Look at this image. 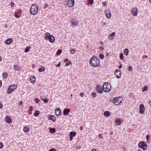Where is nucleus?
<instances>
[{
  "instance_id": "nucleus-12",
  "label": "nucleus",
  "mask_w": 151,
  "mask_h": 151,
  "mask_svg": "<svg viewBox=\"0 0 151 151\" xmlns=\"http://www.w3.org/2000/svg\"><path fill=\"white\" fill-rule=\"evenodd\" d=\"M5 120L6 123H11L12 122V119L9 116L7 115L5 116Z\"/></svg>"
},
{
  "instance_id": "nucleus-40",
  "label": "nucleus",
  "mask_w": 151,
  "mask_h": 151,
  "mask_svg": "<svg viewBox=\"0 0 151 151\" xmlns=\"http://www.w3.org/2000/svg\"><path fill=\"white\" fill-rule=\"evenodd\" d=\"M71 63V62L69 60L67 63H66L65 65L68 66Z\"/></svg>"
},
{
  "instance_id": "nucleus-8",
  "label": "nucleus",
  "mask_w": 151,
  "mask_h": 151,
  "mask_svg": "<svg viewBox=\"0 0 151 151\" xmlns=\"http://www.w3.org/2000/svg\"><path fill=\"white\" fill-rule=\"evenodd\" d=\"M96 90L98 93L101 94L103 92V87L101 86L98 85L96 87Z\"/></svg>"
},
{
  "instance_id": "nucleus-26",
  "label": "nucleus",
  "mask_w": 151,
  "mask_h": 151,
  "mask_svg": "<svg viewBox=\"0 0 151 151\" xmlns=\"http://www.w3.org/2000/svg\"><path fill=\"white\" fill-rule=\"evenodd\" d=\"M45 68L44 67H41V68L38 69V71L40 72H44L45 71Z\"/></svg>"
},
{
  "instance_id": "nucleus-9",
  "label": "nucleus",
  "mask_w": 151,
  "mask_h": 151,
  "mask_svg": "<svg viewBox=\"0 0 151 151\" xmlns=\"http://www.w3.org/2000/svg\"><path fill=\"white\" fill-rule=\"evenodd\" d=\"M115 73L117 78H120L121 74V72L120 70L118 69H116Z\"/></svg>"
},
{
  "instance_id": "nucleus-42",
  "label": "nucleus",
  "mask_w": 151,
  "mask_h": 151,
  "mask_svg": "<svg viewBox=\"0 0 151 151\" xmlns=\"http://www.w3.org/2000/svg\"><path fill=\"white\" fill-rule=\"evenodd\" d=\"M49 99L47 98H45L44 99V101L45 103H47Z\"/></svg>"
},
{
  "instance_id": "nucleus-38",
  "label": "nucleus",
  "mask_w": 151,
  "mask_h": 151,
  "mask_svg": "<svg viewBox=\"0 0 151 151\" xmlns=\"http://www.w3.org/2000/svg\"><path fill=\"white\" fill-rule=\"evenodd\" d=\"M147 87L146 86H145L142 90L143 91H145L147 90Z\"/></svg>"
},
{
  "instance_id": "nucleus-57",
  "label": "nucleus",
  "mask_w": 151,
  "mask_h": 151,
  "mask_svg": "<svg viewBox=\"0 0 151 151\" xmlns=\"http://www.w3.org/2000/svg\"><path fill=\"white\" fill-rule=\"evenodd\" d=\"M3 107V104H0V109L2 108Z\"/></svg>"
},
{
  "instance_id": "nucleus-56",
  "label": "nucleus",
  "mask_w": 151,
  "mask_h": 151,
  "mask_svg": "<svg viewBox=\"0 0 151 151\" xmlns=\"http://www.w3.org/2000/svg\"><path fill=\"white\" fill-rule=\"evenodd\" d=\"M122 67V64H120L119 66V68L120 69Z\"/></svg>"
},
{
  "instance_id": "nucleus-27",
  "label": "nucleus",
  "mask_w": 151,
  "mask_h": 151,
  "mask_svg": "<svg viewBox=\"0 0 151 151\" xmlns=\"http://www.w3.org/2000/svg\"><path fill=\"white\" fill-rule=\"evenodd\" d=\"M50 132L52 134H53L55 132V129L54 128H50L49 129Z\"/></svg>"
},
{
  "instance_id": "nucleus-39",
  "label": "nucleus",
  "mask_w": 151,
  "mask_h": 151,
  "mask_svg": "<svg viewBox=\"0 0 151 151\" xmlns=\"http://www.w3.org/2000/svg\"><path fill=\"white\" fill-rule=\"evenodd\" d=\"M76 50L74 49H72L70 52L72 54H74Z\"/></svg>"
},
{
  "instance_id": "nucleus-46",
  "label": "nucleus",
  "mask_w": 151,
  "mask_h": 151,
  "mask_svg": "<svg viewBox=\"0 0 151 151\" xmlns=\"http://www.w3.org/2000/svg\"><path fill=\"white\" fill-rule=\"evenodd\" d=\"M49 151H56V150L55 148H51L50 149Z\"/></svg>"
},
{
  "instance_id": "nucleus-23",
  "label": "nucleus",
  "mask_w": 151,
  "mask_h": 151,
  "mask_svg": "<svg viewBox=\"0 0 151 151\" xmlns=\"http://www.w3.org/2000/svg\"><path fill=\"white\" fill-rule=\"evenodd\" d=\"M29 128L27 125L25 126L23 129V130L24 132H28L29 131Z\"/></svg>"
},
{
  "instance_id": "nucleus-60",
  "label": "nucleus",
  "mask_w": 151,
  "mask_h": 151,
  "mask_svg": "<svg viewBox=\"0 0 151 151\" xmlns=\"http://www.w3.org/2000/svg\"><path fill=\"white\" fill-rule=\"evenodd\" d=\"M2 85V81L0 80V87Z\"/></svg>"
},
{
  "instance_id": "nucleus-48",
  "label": "nucleus",
  "mask_w": 151,
  "mask_h": 151,
  "mask_svg": "<svg viewBox=\"0 0 151 151\" xmlns=\"http://www.w3.org/2000/svg\"><path fill=\"white\" fill-rule=\"evenodd\" d=\"M150 138V136L149 135H147L146 136V138L147 141L149 140Z\"/></svg>"
},
{
  "instance_id": "nucleus-54",
  "label": "nucleus",
  "mask_w": 151,
  "mask_h": 151,
  "mask_svg": "<svg viewBox=\"0 0 151 151\" xmlns=\"http://www.w3.org/2000/svg\"><path fill=\"white\" fill-rule=\"evenodd\" d=\"M73 137L72 136H71L70 135V140H72L73 139Z\"/></svg>"
},
{
  "instance_id": "nucleus-44",
  "label": "nucleus",
  "mask_w": 151,
  "mask_h": 151,
  "mask_svg": "<svg viewBox=\"0 0 151 151\" xmlns=\"http://www.w3.org/2000/svg\"><path fill=\"white\" fill-rule=\"evenodd\" d=\"M34 115L35 116H38V111H36L35 114H34Z\"/></svg>"
},
{
  "instance_id": "nucleus-34",
  "label": "nucleus",
  "mask_w": 151,
  "mask_h": 151,
  "mask_svg": "<svg viewBox=\"0 0 151 151\" xmlns=\"http://www.w3.org/2000/svg\"><path fill=\"white\" fill-rule=\"evenodd\" d=\"M120 58L121 60H122L124 59L123 54V53H121L119 55Z\"/></svg>"
},
{
  "instance_id": "nucleus-33",
  "label": "nucleus",
  "mask_w": 151,
  "mask_h": 151,
  "mask_svg": "<svg viewBox=\"0 0 151 151\" xmlns=\"http://www.w3.org/2000/svg\"><path fill=\"white\" fill-rule=\"evenodd\" d=\"M62 52V50H58L56 53V55H59Z\"/></svg>"
},
{
  "instance_id": "nucleus-16",
  "label": "nucleus",
  "mask_w": 151,
  "mask_h": 151,
  "mask_svg": "<svg viewBox=\"0 0 151 151\" xmlns=\"http://www.w3.org/2000/svg\"><path fill=\"white\" fill-rule=\"evenodd\" d=\"M21 15V12L20 10H18L17 12H15L14 13L15 17L16 18H19L20 17Z\"/></svg>"
},
{
  "instance_id": "nucleus-45",
  "label": "nucleus",
  "mask_w": 151,
  "mask_h": 151,
  "mask_svg": "<svg viewBox=\"0 0 151 151\" xmlns=\"http://www.w3.org/2000/svg\"><path fill=\"white\" fill-rule=\"evenodd\" d=\"M3 147V144L1 142H0V148H2Z\"/></svg>"
},
{
  "instance_id": "nucleus-2",
  "label": "nucleus",
  "mask_w": 151,
  "mask_h": 151,
  "mask_svg": "<svg viewBox=\"0 0 151 151\" xmlns=\"http://www.w3.org/2000/svg\"><path fill=\"white\" fill-rule=\"evenodd\" d=\"M45 39L46 40H48L51 43L54 42L55 40L54 37L52 35H50L48 32L46 33Z\"/></svg>"
},
{
  "instance_id": "nucleus-11",
  "label": "nucleus",
  "mask_w": 151,
  "mask_h": 151,
  "mask_svg": "<svg viewBox=\"0 0 151 151\" xmlns=\"http://www.w3.org/2000/svg\"><path fill=\"white\" fill-rule=\"evenodd\" d=\"M145 109L144 104H140L139 106V113L143 114L144 113Z\"/></svg>"
},
{
  "instance_id": "nucleus-37",
  "label": "nucleus",
  "mask_w": 151,
  "mask_h": 151,
  "mask_svg": "<svg viewBox=\"0 0 151 151\" xmlns=\"http://www.w3.org/2000/svg\"><path fill=\"white\" fill-rule=\"evenodd\" d=\"M132 69H133V68L132 66H130L128 67V70L129 71H132Z\"/></svg>"
},
{
  "instance_id": "nucleus-35",
  "label": "nucleus",
  "mask_w": 151,
  "mask_h": 151,
  "mask_svg": "<svg viewBox=\"0 0 151 151\" xmlns=\"http://www.w3.org/2000/svg\"><path fill=\"white\" fill-rule=\"evenodd\" d=\"M99 58L101 59H103L104 58V55L102 54H100L99 55Z\"/></svg>"
},
{
  "instance_id": "nucleus-50",
  "label": "nucleus",
  "mask_w": 151,
  "mask_h": 151,
  "mask_svg": "<svg viewBox=\"0 0 151 151\" xmlns=\"http://www.w3.org/2000/svg\"><path fill=\"white\" fill-rule=\"evenodd\" d=\"M80 95L81 96L83 97L84 95V93L83 92L81 93H80Z\"/></svg>"
},
{
  "instance_id": "nucleus-63",
  "label": "nucleus",
  "mask_w": 151,
  "mask_h": 151,
  "mask_svg": "<svg viewBox=\"0 0 151 151\" xmlns=\"http://www.w3.org/2000/svg\"><path fill=\"white\" fill-rule=\"evenodd\" d=\"M22 101H20L19 102V104H22Z\"/></svg>"
},
{
  "instance_id": "nucleus-59",
  "label": "nucleus",
  "mask_w": 151,
  "mask_h": 151,
  "mask_svg": "<svg viewBox=\"0 0 151 151\" xmlns=\"http://www.w3.org/2000/svg\"><path fill=\"white\" fill-rule=\"evenodd\" d=\"M68 58H66V59H65V60H64V62H66V61H68Z\"/></svg>"
},
{
  "instance_id": "nucleus-29",
  "label": "nucleus",
  "mask_w": 151,
  "mask_h": 151,
  "mask_svg": "<svg viewBox=\"0 0 151 151\" xmlns=\"http://www.w3.org/2000/svg\"><path fill=\"white\" fill-rule=\"evenodd\" d=\"M30 48L31 47L30 46H28L25 49L24 52L26 53L28 52L29 51Z\"/></svg>"
},
{
  "instance_id": "nucleus-24",
  "label": "nucleus",
  "mask_w": 151,
  "mask_h": 151,
  "mask_svg": "<svg viewBox=\"0 0 151 151\" xmlns=\"http://www.w3.org/2000/svg\"><path fill=\"white\" fill-rule=\"evenodd\" d=\"M104 115L106 116H109L111 114V113L109 111H105L104 113Z\"/></svg>"
},
{
  "instance_id": "nucleus-4",
  "label": "nucleus",
  "mask_w": 151,
  "mask_h": 151,
  "mask_svg": "<svg viewBox=\"0 0 151 151\" xmlns=\"http://www.w3.org/2000/svg\"><path fill=\"white\" fill-rule=\"evenodd\" d=\"M123 100V98L120 96L115 97L113 100L112 103L114 104L117 103L118 104H121Z\"/></svg>"
},
{
  "instance_id": "nucleus-49",
  "label": "nucleus",
  "mask_w": 151,
  "mask_h": 151,
  "mask_svg": "<svg viewBox=\"0 0 151 151\" xmlns=\"http://www.w3.org/2000/svg\"><path fill=\"white\" fill-rule=\"evenodd\" d=\"M48 6V5L47 4H45V6H44V8H46Z\"/></svg>"
},
{
  "instance_id": "nucleus-19",
  "label": "nucleus",
  "mask_w": 151,
  "mask_h": 151,
  "mask_svg": "<svg viewBox=\"0 0 151 151\" xmlns=\"http://www.w3.org/2000/svg\"><path fill=\"white\" fill-rule=\"evenodd\" d=\"M13 40L12 38H8L5 42V43L6 45H9L13 42Z\"/></svg>"
},
{
  "instance_id": "nucleus-6",
  "label": "nucleus",
  "mask_w": 151,
  "mask_h": 151,
  "mask_svg": "<svg viewBox=\"0 0 151 151\" xmlns=\"http://www.w3.org/2000/svg\"><path fill=\"white\" fill-rule=\"evenodd\" d=\"M138 146L139 148L144 150H146L147 146L146 142L144 141L140 142L139 143Z\"/></svg>"
},
{
  "instance_id": "nucleus-22",
  "label": "nucleus",
  "mask_w": 151,
  "mask_h": 151,
  "mask_svg": "<svg viewBox=\"0 0 151 151\" xmlns=\"http://www.w3.org/2000/svg\"><path fill=\"white\" fill-rule=\"evenodd\" d=\"M115 122L118 126L120 125L121 124L120 119L119 118H117L116 119Z\"/></svg>"
},
{
  "instance_id": "nucleus-43",
  "label": "nucleus",
  "mask_w": 151,
  "mask_h": 151,
  "mask_svg": "<svg viewBox=\"0 0 151 151\" xmlns=\"http://www.w3.org/2000/svg\"><path fill=\"white\" fill-rule=\"evenodd\" d=\"M102 5L103 6H105L107 5V3L106 1H104L102 3Z\"/></svg>"
},
{
  "instance_id": "nucleus-64",
  "label": "nucleus",
  "mask_w": 151,
  "mask_h": 151,
  "mask_svg": "<svg viewBox=\"0 0 151 151\" xmlns=\"http://www.w3.org/2000/svg\"><path fill=\"white\" fill-rule=\"evenodd\" d=\"M80 129H81V130H82V129H83V127H81H81H80Z\"/></svg>"
},
{
  "instance_id": "nucleus-21",
  "label": "nucleus",
  "mask_w": 151,
  "mask_h": 151,
  "mask_svg": "<svg viewBox=\"0 0 151 151\" xmlns=\"http://www.w3.org/2000/svg\"><path fill=\"white\" fill-rule=\"evenodd\" d=\"M116 33L115 32H113L112 33L110 34L109 36V38L110 39L112 40L114 38V36L115 35Z\"/></svg>"
},
{
  "instance_id": "nucleus-28",
  "label": "nucleus",
  "mask_w": 151,
  "mask_h": 151,
  "mask_svg": "<svg viewBox=\"0 0 151 151\" xmlns=\"http://www.w3.org/2000/svg\"><path fill=\"white\" fill-rule=\"evenodd\" d=\"M129 50L127 48H125L124 50V54L126 55L127 56L128 55L129 53Z\"/></svg>"
},
{
  "instance_id": "nucleus-5",
  "label": "nucleus",
  "mask_w": 151,
  "mask_h": 151,
  "mask_svg": "<svg viewBox=\"0 0 151 151\" xmlns=\"http://www.w3.org/2000/svg\"><path fill=\"white\" fill-rule=\"evenodd\" d=\"M38 12V7L36 4H34L32 6L30 9V13L32 14H35Z\"/></svg>"
},
{
  "instance_id": "nucleus-1",
  "label": "nucleus",
  "mask_w": 151,
  "mask_h": 151,
  "mask_svg": "<svg viewBox=\"0 0 151 151\" xmlns=\"http://www.w3.org/2000/svg\"><path fill=\"white\" fill-rule=\"evenodd\" d=\"M89 63L91 65L94 67H97L99 64V60L96 56L95 55L93 56L90 59Z\"/></svg>"
},
{
  "instance_id": "nucleus-14",
  "label": "nucleus",
  "mask_w": 151,
  "mask_h": 151,
  "mask_svg": "<svg viewBox=\"0 0 151 151\" xmlns=\"http://www.w3.org/2000/svg\"><path fill=\"white\" fill-rule=\"evenodd\" d=\"M132 12L133 15L135 16H137L138 12V9L136 8H133L132 10Z\"/></svg>"
},
{
  "instance_id": "nucleus-18",
  "label": "nucleus",
  "mask_w": 151,
  "mask_h": 151,
  "mask_svg": "<svg viewBox=\"0 0 151 151\" xmlns=\"http://www.w3.org/2000/svg\"><path fill=\"white\" fill-rule=\"evenodd\" d=\"M48 119L53 122H55L56 119L55 116L49 115L48 117Z\"/></svg>"
},
{
  "instance_id": "nucleus-62",
  "label": "nucleus",
  "mask_w": 151,
  "mask_h": 151,
  "mask_svg": "<svg viewBox=\"0 0 151 151\" xmlns=\"http://www.w3.org/2000/svg\"><path fill=\"white\" fill-rule=\"evenodd\" d=\"M92 151H96L95 149H93Z\"/></svg>"
},
{
  "instance_id": "nucleus-25",
  "label": "nucleus",
  "mask_w": 151,
  "mask_h": 151,
  "mask_svg": "<svg viewBox=\"0 0 151 151\" xmlns=\"http://www.w3.org/2000/svg\"><path fill=\"white\" fill-rule=\"evenodd\" d=\"M36 80V78H35L33 76H32L31 77L30 79V81L32 83H34Z\"/></svg>"
},
{
  "instance_id": "nucleus-13",
  "label": "nucleus",
  "mask_w": 151,
  "mask_h": 151,
  "mask_svg": "<svg viewBox=\"0 0 151 151\" xmlns=\"http://www.w3.org/2000/svg\"><path fill=\"white\" fill-rule=\"evenodd\" d=\"M105 15L107 18L109 19L111 17V13L109 9H107L105 11Z\"/></svg>"
},
{
  "instance_id": "nucleus-55",
  "label": "nucleus",
  "mask_w": 151,
  "mask_h": 151,
  "mask_svg": "<svg viewBox=\"0 0 151 151\" xmlns=\"http://www.w3.org/2000/svg\"><path fill=\"white\" fill-rule=\"evenodd\" d=\"M99 137L100 138H102V135L101 134H100L99 135Z\"/></svg>"
},
{
  "instance_id": "nucleus-7",
  "label": "nucleus",
  "mask_w": 151,
  "mask_h": 151,
  "mask_svg": "<svg viewBox=\"0 0 151 151\" xmlns=\"http://www.w3.org/2000/svg\"><path fill=\"white\" fill-rule=\"evenodd\" d=\"M17 87V86L13 85L9 86V89L7 91V93H12L14 90Z\"/></svg>"
},
{
  "instance_id": "nucleus-3",
  "label": "nucleus",
  "mask_w": 151,
  "mask_h": 151,
  "mask_svg": "<svg viewBox=\"0 0 151 151\" xmlns=\"http://www.w3.org/2000/svg\"><path fill=\"white\" fill-rule=\"evenodd\" d=\"M103 91L106 92H108L109 91L110 89V84L108 83H104L103 86Z\"/></svg>"
},
{
  "instance_id": "nucleus-53",
  "label": "nucleus",
  "mask_w": 151,
  "mask_h": 151,
  "mask_svg": "<svg viewBox=\"0 0 151 151\" xmlns=\"http://www.w3.org/2000/svg\"><path fill=\"white\" fill-rule=\"evenodd\" d=\"M148 57V56L147 55H145L144 56H142V58H146Z\"/></svg>"
},
{
  "instance_id": "nucleus-61",
  "label": "nucleus",
  "mask_w": 151,
  "mask_h": 151,
  "mask_svg": "<svg viewBox=\"0 0 151 151\" xmlns=\"http://www.w3.org/2000/svg\"><path fill=\"white\" fill-rule=\"evenodd\" d=\"M2 60V58L1 56H0V62Z\"/></svg>"
},
{
  "instance_id": "nucleus-15",
  "label": "nucleus",
  "mask_w": 151,
  "mask_h": 151,
  "mask_svg": "<svg viewBox=\"0 0 151 151\" xmlns=\"http://www.w3.org/2000/svg\"><path fill=\"white\" fill-rule=\"evenodd\" d=\"M71 22L73 25V26L78 25V22L75 19H72L71 20Z\"/></svg>"
},
{
  "instance_id": "nucleus-58",
  "label": "nucleus",
  "mask_w": 151,
  "mask_h": 151,
  "mask_svg": "<svg viewBox=\"0 0 151 151\" xmlns=\"http://www.w3.org/2000/svg\"><path fill=\"white\" fill-rule=\"evenodd\" d=\"M35 101H36V103H38V99H37V98L36 99Z\"/></svg>"
},
{
  "instance_id": "nucleus-52",
  "label": "nucleus",
  "mask_w": 151,
  "mask_h": 151,
  "mask_svg": "<svg viewBox=\"0 0 151 151\" xmlns=\"http://www.w3.org/2000/svg\"><path fill=\"white\" fill-rule=\"evenodd\" d=\"M56 66L57 67H60V62L59 63H58V64L57 65H56Z\"/></svg>"
},
{
  "instance_id": "nucleus-31",
  "label": "nucleus",
  "mask_w": 151,
  "mask_h": 151,
  "mask_svg": "<svg viewBox=\"0 0 151 151\" xmlns=\"http://www.w3.org/2000/svg\"><path fill=\"white\" fill-rule=\"evenodd\" d=\"M93 0H88V1L87 4L88 5L90 4V5H92L93 3Z\"/></svg>"
},
{
  "instance_id": "nucleus-47",
  "label": "nucleus",
  "mask_w": 151,
  "mask_h": 151,
  "mask_svg": "<svg viewBox=\"0 0 151 151\" xmlns=\"http://www.w3.org/2000/svg\"><path fill=\"white\" fill-rule=\"evenodd\" d=\"M10 4L11 7H13L14 5V3L13 2H11L10 3Z\"/></svg>"
},
{
  "instance_id": "nucleus-17",
  "label": "nucleus",
  "mask_w": 151,
  "mask_h": 151,
  "mask_svg": "<svg viewBox=\"0 0 151 151\" xmlns=\"http://www.w3.org/2000/svg\"><path fill=\"white\" fill-rule=\"evenodd\" d=\"M70 110V109H65L63 111V114L65 115H68Z\"/></svg>"
},
{
  "instance_id": "nucleus-41",
  "label": "nucleus",
  "mask_w": 151,
  "mask_h": 151,
  "mask_svg": "<svg viewBox=\"0 0 151 151\" xmlns=\"http://www.w3.org/2000/svg\"><path fill=\"white\" fill-rule=\"evenodd\" d=\"M91 95L92 96L94 97H95L96 96V94L94 92H93V93H91Z\"/></svg>"
},
{
  "instance_id": "nucleus-51",
  "label": "nucleus",
  "mask_w": 151,
  "mask_h": 151,
  "mask_svg": "<svg viewBox=\"0 0 151 151\" xmlns=\"http://www.w3.org/2000/svg\"><path fill=\"white\" fill-rule=\"evenodd\" d=\"M33 108L32 106H30L29 108V111H32V110Z\"/></svg>"
},
{
  "instance_id": "nucleus-30",
  "label": "nucleus",
  "mask_w": 151,
  "mask_h": 151,
  "mask_svg": "<svg viewBox=\"0 0 151 151\" xmlns=\"http://www.w3.org/2000/svg\"><path fill=\"white\" fill-rule=\"evenodd\" d=\"M76 134V133L75 132H71L70 133V135L73 137H74Z\"/></svg>"
},
{
  "instance_id": "nucleus-32",
  "label": "nucleus",
  "mask_w": 151,
  "mask_h": 151,
  "mask_svg": "<svg viewBox=\"0 0 151 151\" xmlns=\"http://www.w3.org/2000/svg\"><path fill=\"white\" fill-rule=\"evenodd\" d=\"M7 76V74L5 73H4L2 75L3 77L4 78H6Z\"/></svg>"
},
{
  "instance_id": "nucleus-36",
  "label": "nucleus",
  "mask_w": 151,
  "mask_h": 151,
  "mask_svg": "<svg viewBox=\"0 0 151 151\" xmlns=\"http://www.w3.org/2000/svg\"><path fill=\"white\" fill-rule=\"evenodd\" d=\"M18 69V67L17 66H16L15 65H14V70L16 71Z\"/></svg>"
},
{
  "instance_id": "nucleus-20",
  "label": "nucleus",
  "mask_w": 151,
  "mask_h": 151,
  "mask_svg": "<svg viewBox=\"0 0 151 151\" xmlns=\"http://www.w3.org/2000/svg\"><path fill=\"white\" fill-rule=\"evenodd\" d=\"M55 113L57 115L59 116L61 115L60 109L59 108H57L55 110Z\"/></svg>"
},
{
  "instance_id": "nucleus-10",
  "label": "nucleus",
  "mask_w": 151,
  "mask_h": 151,
  "mask_svg": "<svg viewBox=\"0 0 151 151\" xmlns=\"http://www.w3.org/2000/svg\"><path fill=\"white\" fill-rule=\"evenodd\" d=\"M74 0H69L67 2V5L69 7H72L74 6Z\"/></svg>"
}]
</instances>
